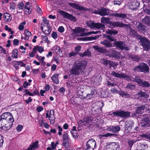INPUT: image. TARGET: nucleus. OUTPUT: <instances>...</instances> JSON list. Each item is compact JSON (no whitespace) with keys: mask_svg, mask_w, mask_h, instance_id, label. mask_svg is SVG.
Listing matches in <instances>:
<instances>
[{"mask_svg":"<svg viewBox=\"0 0 150 150\" xmlns=\"http://www.w3.org/2000/svg\"><path fill=\"white\" fill-rule=\"evenodd\" d=\"M107 34H109L111 35H116L118 33L117 30H108L106 32Z\"/></svg>","mask_w":150,"mask_h":150,"instance_id":"nucleus-40","label":"nucleus"},{"mask_svg":"<svg viewBox=\"0 0 150 150\" xmlns=\"http://www.w3.org/2000/svg\"><path fill=\"white\" fill-rule=\"evenodd\" d=\"M102 63L107 67H109L110 68L111 61L106 59H103L102 60Z\"/></svg>","mask_w":150,"mask_h":150,"instance_id":"nucleus-29","label":"nucleus"},{"mask_svg":"<svg viewBox=\"0 0 150 150\" xmlns=\"http://www.w3.org/2000/svg\"><path fill=\"white\" fill-rule=\"evenodd\" d=\"M106 83L108 86H117L116 84L115 83H114L108 81H106Z\"/></svg>","mask_w":150,"mask_h":150,"instance_id":"nucleus-62","label":"nucleus"},{"mask_svg":"<svg viewBox=\"0 0 150 150\" xmlns=\"http://www.w3.org/2000/svg\"><path fill=\"white\" fill-rule=\"evenodd\" d=\"M86 23L88 27L91 29L95 28L98 29H103L105 28V25L104 24L98 23H96L91 21H86Z\"/></svg>","mask_w":150,"mask_h":150,"instance_id":"nucleus-8","label":"nucleus"},{"mask_svg":"<svg viewBox=\"0 0 150 150\" xmlns=\"http://www.w3.org/2000/svg\"><path fill=\"white\" fill-rule=\"evenodd\" d=\"M129 57L131 60L135 61H138L140 59L138 56L135 55L131 54L129 56Z\"/></svg>","mask_w":150,"mask_h":150,"instance_id":"nucleus-36","label":"nucleus"},{"mask_svg":"<svg viewBox=\"0 0 150 150\" xmlns=\"http://www.w3.org/2000/svg\"><path fill=\"white\" fill-rule=\"evenodd\" d=\"M24 11L25 14L26 15H28L31 13L32 9H30L29 7L26 6H24Z\"/></svg>","mask_w":150,"mask_h":150,"instance_id":"nucleus-28","label":"nucleus"},{"mask_svg":"<svg viewBox=\"0 0 150 150\" xmlns=\"http://www.w3.org/2000/svg\"><path fill=\"white\" fill-rule=\"evenodd\" d=\"M71 133L73 137L75 139L79 137V134L76 132H71Z\"/></svg>","mask_w":150,"mask_h":150,"instance_id":"nucleus-57","label":"nucleus"},{"mask_svg":"<svg viewBox=\"0 0 150 150\" xmlns=\"http://www.w3.org/2000/svg\"><path fill=\"white\" fill-rule=\"evenodd\" d=\"M59 76V74H54L52 76L51 79L52 80V81L55 83L58 84L59 82V81L58 79V77Z\"/></svg>","mask_w":150,"mask_h":150,"instance_id":"nucleus-25","label":"nucleus"},{"mask_svg":"<svg viewBox=\"0 0 150 150\" xmlns=\"http://www.w3.org/2000/svg\"><path fill=\"white\" fill-rule=\"evenodd\" d=\"M96 145L95 140L93 139H90L86 142L85 150H94Z\"/></svg>","mask_w":150,"mask_h":150,"instance_id":"nucleus-9","label":"nucleus"},{"mask_svg":"<svg viewBox=\"0 0 150 150\" xmlns=\"http://www.w3.org/2000/svg\"><path fill=\"white\" fill-rule=\"evenodd\" d=\"M137 83L141 86L144 87L148 88L150 86L149 84L147 81H144L140 78L139 77L138 79H137Z\"/></svg>","mask_w":150,"mask_h":150,"instance_id":"nucleus-16","label":"nucleus"},{"mask_svg":"<svg viewBox=\"0 0 150 150\" xmlns=\"http://www.w3.org/2000/svg\"><path fill=\"white\" fill-rule=\"evenodd\" d=\"M55 117L54 114L50 115L49 120L50 121V123L53 124L55 122Z\"/></svg>","mask_w":150,"mask_h":150,"instance_id":"nucleus-48","label":"nucleus"},{"mask_svg":"<svg viewBox=\"0 0 150 150\" xmlns=\"http://www.w3.org/2000/svg\"><path fill=\"white\" fill-rule=\"evenodd\" d=\"M30 83H28L26 81H25L24 82L23 85V86L25 88H26L28 86L30 85Z\"/></svg>","mask_w":150,"mask_h":150,"instance_id":"nucleus-64","label":"nucleus"},{"mask_svg":"<svg viewBox=\"0 0 150 150\" xmlns=\"http://www.w3.org/2000/svg\"><path fill=\"white\" fill-rule=\"evenodd\" d=\"M137 94L141 97H144L147 98L148 97L149 95L145 92H142V91H139L137 93Z\"/></svg>","mask_w":150,"mask_h":150,"instance_id":"nucleus-37","label":"nucleus"},{"mask_svg":"<svg viewBox=\"0 0 150 150\" xmlns=\"http://www.w3.org/2000/svg\"><path fill=\"white\" fill-rule=\"evenodd\" d=\"M20 62L15 61L13 62V66L16 69H18L19 68V66L20 65Z\"/></svg>","mask_w":150,"mask_h":150,"instance_id":"nucleus-46","label":"nucleus"},{"mask_svg":"<svg viewBox=\"0 0 150 150\" xmlns=\"http://www.w3.org/2000/svg\"><path fill=\"white\" fill-rule=\"evenodd\" d=\"M17 8L18 10H22L24 6V4L23 2H19L17 5Z\"/></svg>","mask_w":150,"mask_h":150,"instance_id":"nucleus-49","label":"nucleus"},{"mask_svg":"<svg viewBox=\"0 0 150 150\" xmlns=\"http://www.w3.org/2000/svg\"><path fill=\"white\" fill-rule=\"evenodd\" d=\"M68 4L71 7L79 11H88L91 13L94 14L95 12L97 11V10H93V8H88L85 7L81 6L79 4L75 3L69 2L68 3Z\"/></svg>","mask_w":150,"mask_h":150,"instance_id":"nucleus-5","label":"nucleus"},{"mask_svg":"<svg viewBox=\"0 0 150 150\" xmlns=\"http://www.w3.org/2000/svg\"><path fill=\"white\" fill-rule=\"evenodd\" d=\"M12 57H13L17 59L18 58V50L17 49H14L12 51Z\"/></svg>","mask_w":150,"mask_h":150,"instance_id":"nucleus-32","label":"nucleus"},{"mask_svg":"<svg viewBox=\"0 0 150 150\" xmlns=\"http://www.w3.org/2000/svg\"><path fill=\"white\" fill-rule=\"evenodd\" d=\"M133 121L131 120H128L125 122V126L132 128L134 125Z\"/></svg>","mask_w":150,"mask_h":150,"instance_id":"nucleus-34","label":"nucleus"},{"mask_svg":"<svg viewBox=\"0 0 150 150\" xmlns=\"http://www.w3.org/2000/svg\"><path fill=\"white\" fill-rule=\"evenodd\" d=\"M100 43L103 45L105 47L109 48L113 47L112 43L108 40H103Z\"/></svg>","mask_w":150,"mask_h":150,"instance_id":"nucleus-22","label":"nucleus"},{"mask_svg":"<svg viewBox=\"0 0 150 150\" xmlns=\"http://www.w3.org/2000/svg\"><path fill=\"white\" fill-rule=\"evenodd\" d=\"M109 16H115V17H118L121 18H126L127 17V15L125 13H113L110 14Z\"/></svg>","mask_w":150,"mask_h":150,"instance_id":"nucleus-19","label":"nucleus"},{"mask_svg":"<svg viewBox=\"0 0 150 150\" xmlns=\"http://www.w3.org/2000/svg\"><path fill=\"white\" fill-rule=\"evenodd\" d=\"M142 21L146 24L150 26V17L148 16H146L142 19Z\"/></svg>","mask_w":150,"mask_h":150,"instance_id":"nucleus-35","label":"nucleus"},{"mask_svg":"<svg viewBox=\"0 0 150 150\" xmlns=\"http://www.w3.org/2000/svg\"><path fill=\"white\" fill-rule=\"evenodd\" d=\"M63 140H69L68 134L67 133H64L63 135Z\"/></svg>","mask_w":150,"mask_h":150,"instance_id":"nucleus-63","label":"nucleus"},{"mask_svg":"<svg viewBox=\"0 0 150 150\" xmlns=\"http://www.w3.org/2000/svg\"><path fill=\"white\" fill-rule=\"evenodd\" d=\"M88 121L89 119L88 118L84 117L79 120L78 122V123L80 126H86Z\"/></svg>","mask_w":150,"mask_h":150,"instance_id":"nucleus-20","label":"nucleus"},{"mask_svg":"<svg viewBox=\"0 0 150 150\" xmlns=\"http://www.w3.org/2000/svg\"><path fill=\"white\" fill-rule=\"evenodd\" d=\"M54 52L56 54H58L60 53V52H62V51L59 46L57 45L54 47Z\"/></svg>","mask_w":150,"mask_h":150,"instance_id":"nucleus-43","label":"nucleus"},{"mask_svg":"<svg viewBox=\"0 0 150 150\" xmlns=\"http://www.w3.org/2000/svg\"><path fill=\"white\" fill-rule=\"evenodd\" d=\"M114 45L119 48L122 50H125L128 51L129 50V47H125V44L123 41H116L115 42L113 43Z\"/></svg>","mask_w":150,"mask_h":150,"instance_id":"nucleus-13","label":"nucleus"},{"mask_svg":"<svg viewBox=\"0 0 150 150\" xmlns=\"http://www.w3.org/2000/svg\"><path fill=\"white\" fill-rule=\"evenodd\" d=\"M85 29L82 28L80 27H78L73 30V31L75 33H78L81 32H83L84 31Z\"/></svg>","mask_w":150,"mask_h":150,"instance_id":"nucleus-31","label":"nucleus"},{"mask_svg":"<svg viewBox=\"0 0 150 150\" xmlns=\"http://www.w3.org/2000/svg\"><path fill=\"white\" fill-rule=\"evenodd\" d=\"M139 5V3L136 1L133 2L132 3V6L133 9H135L138 8Z\"/></svg>","mask_w":150,"mask_h":150,"instance_id":"nucleus-42","label":"nucleus"},{"mask_svg":"<svg viewBox=\"0 0 150 150\" xmlns=\"http://www.w3.org/2000/svg\"><path fill=\"white\" fill-rule=\"evenodd\" d=\"M26 24V22L24 21L20 23L18 27V29L21 31H22L24 29V25Z\"/></svg>","mask_w":150,"mask_h":150,"instance_id":"nucleus-47","label":"nucleus"},{"mask_svg":"<svg viewBox=\"0 0 150 150\" xmlns=\"http://www.w3.org/2000/svg\"><path fill=\"white\" fill-rule=\"evenodd\" d=\"M48 28L47 30H45V31H43V33L45 35L50 34L51 32V30L50 29L49 26H47Z\"/></svg>","mask_w":150,"mask_h":150,"instance_id":"nucleus-59","label":"nucleus"},{"mask_svg":"<svg viewBox=\"0 0 150 150\" xmlns=\"http://www.w3.org/2000/svg\"><path fill=\"white\" fill-rule=\"evenodd\" d=\"M145 108V105H142L140 107H138L136 111V113L141 114L142 113V110H144Z\"/></svg>","mask_w":150,"mask_h":150,"instance_id":"nucleus-30","label":"nucleus"},{"mask_svg":"<svg viewBox=\"0 0 150 150\" xmlns=\"http://www.w3.org/2000/svg\"><path fill=\"white\" fill-rule=\"evenodd\" d=\"M104 37L107 38L108 40H109L110 42H112L114 41V40L112 38V36L109 35H105Z\"/></svg>","mask_w":150,"mask_h":150,"instance_id":"nucleus-60","label":"nucleus"},{"mask_svg":"<svg viewBox=\"0 0 150 150\" xmlns=\"http://www.w3.org/2000/svg\"><path fill=\"white\" fill-rule=\"evenodd\" d=\"M132 128L131 127H130L125 126V128L124 131V133L126 134H128L135 132V131H133L132 130Z\"/></svg>","mask_w":150,"mask_h":150,"instance_id":"nucleus-38","label":"nucleus"},{"mask_svg":"<svg viewBox=\"0 0 150 150\" xmlns=\"http://www.w3.org/2000/svg\"><path fill=\"white\" fill-rule=\"evenodd\" d=\"M34 47H36V51H38L40 53H42L44 51V49L41 46H39L38 45H37L36 46H35Z\"/></svg>","mask_w":150,"mask_h":150,"instance_id":"nucleus-52","label":"nucleus"},{"mask_svg":"<svg viewBox=\"0 0 150 150\" xmlns=\"http://www.w3.org/2000/svg\"><path fill=\"white\" fill-rule=\"evenodd\" d=\"M138 38L140 40V42L144 50L148 51L150 48V41L145 37H142L139 35L137 36Z\"/></svg>","mask_w":150,"mask_h":150,"instance_id":"nucleus-7","label":"nucleus"},{"mask_svg":"<svg viewBox=\"0 0 150 150\" xmlns=\"http://www.w3.org/2000/svg\"><path fill=\"white\" fill-rule=\"evenodd\" d=\"M14 120L13 115L11 112H6L0 116V123L2 125H3L5 122H13Z\"/></svg>","mask_w":150,"mask_h":150,"instance_id":"nucleus-4","label":"nucleus"},{"mask_svg":"<svg viewBox=\"0 0 150 150\" xmlns=\"http://www.w3.org/2000/svg\"><path fill=\"white\" fill-rule=\"evenodd\" d=\"M132 70L134 72H142L147 73L149 72V68L146 64L142 62L140 63L138 65L134 67Z\"/></svg>","mask_w":150,"mask_h":150,"instance_id":"nucleus-3","label":"nucleus"},{"mask_svg":"<svg viewBox=\"0 0 150 150\" xmlns=\"http://www.w3.org/2000/svg\"><path fill=\"white\" fill-rule=\"evenodd\" d=\"M135 142H134L133 140H129L128 141V143L129 146L131 148L132 146L135 143Z\"/></svg>","mask_w":150,"mask_h":150,"instance_id":"nucleus-58","label":"nucleus"},{"mask_svg":"<svg viewBox=\"0 0 150 150\" xmlns=\"http://www.w3.org/2000/svg\"><path fill=\"white\" fill-rule=\"evenodd\" d=\"M108 56L110 57L120 58V53L119 51L112 50L109 52Z\"/></svg>","mask_w":150,"mask_h":150,"instance_id":"nucleus-15","label":"nucleus"},{"mask_svg":"<svg viewBox=\"0 0 150 150\" xmlns=\"http://www.w3.org/2000/svg\"><path fill=\"white\" fill-rule=\"evenodd\" d=\"M81 40L83 41L92 40L93 39L92 37H83L81 38Z\"/></svg>","mask_w":150,"mask_h":150,"instance_id":"nucleus-53","label":"nucleus"},{"mask_svg":"<svg viewBox=\"0 0 150 150\" xmlns=\"http://www.w3.org/2000/svg\"><path fill=\"white\" fill-rule=\"evenodd\" d=\"M120 94L122 97H124L125 96V98H129L130 96V95L129 94L127 93H125L124 91H121Z\"/></svg>","mask_w":150,"mask_h":150,"instance_id":"nucleus-50","label":"nucleus"},{"mask_svg":"<svg viewBox=\"0 0 150 150\" xmlns=\"http://www.w3.org/2000/svg\"><path fill=\"white\" fill-rule=\"evenodd\" d=\"M110 75L115 77L120 78H126V80L128 81H134L137 83V79H138L139 76L135 75L134 78L132 76H129L123 73H119L118 72L116 73L115 71H112Z\"/></svg>","mask_w":150,"mask_h":150,"instance_id":"nucleus-2","label":"nucleus"},{"mask_svg":"<svg viewBox=\"0 0 150 150\" xmlns=\"http://www.w3.org/2000/svg\"><path fill=\"white\" fill-rule=\"evenodd\" d=\"M87 63L86 61L81 60L77 63H75L69 71V77L71 78L74 76H78L82 70L85 69Z\"/></svg>","mask_w":150,"mask_h":150,"instance_id":"nucleus-1","label":"nucleus"},{"mask_svg":"<svg viewBox=\"0 0 150 150\" xmlns=\"http://www.w3.org/2000/svg\"><path fill=\"white\" fill-rule=\"evenodd\" d=\"M59 13L64 18L69 19L74 22H76V18L71 14L62 10H59Z\"/></svg>","mask_w":150,"mask_h":150,"instance_id":"nucleus-10","label":"nucleus"},{"mask_svg":"<svg viewBox=\"0 0 150 150\" xmlns=\"http://www.w3.org/2000/svg\"><path fill=\"white\" fill-rule=\"evenodd\" d=\"M116 27L121 28L124 27L126 29L128 30L130 28V26L129 24H127L125 23L124 24L123 23L117 21Z\"/></svg>","mask_w":150,"mask_h":150,"instance_id":"nucleus-21","label":"nucleus"},{"mask_svg":"<svg viewBox=\"0 0 150 150\" xmlns=\"http://www.w3.org/2000/svg\"><path fill=\"white\" fill-rule=\"evenodd\" d=\"M4 142V137L2 135L0 134V149L2 147Z\"/></svg>","mask_w":150,"mask_h":150,"instance_id":"nucleus-54","label":"nucleus"},{"mask_svg":"<svg viewBox=\"0 0 150 150\" xmlns=\"http://www.w3.org/2000/svg\"><path fill=\"white\" fill-rule=\"evenodd\" d=\"M4 20L6 22H9L12 19L11 15L9 13L6 12L4 13L3 16Z\"/></svg>","mask_w":150,"mask_h":150,"instance_id":"nucleus-23","label":"nucleus"},{"mask_svg":"<svg viewBox=\"0 0 150 150\" xmlns=\"http://www.w3.org/2000/svg\"><path fill=\"white\" fill-rule=\"evenodd\" d=\"M107 129L109 131H111L114 133H116L120 131V127L118 126H110L107 128Z\"/></svg>","mask_w":150,"mask_h":150,"instance_id":"nucleus-18","label":"nucleus"},{"mask_svg":"<svg viewBox=\"0 0 150 150\" xmlns=\"http://www.w3.org/2000/svg\"><path fill=\"white\" fill-rule=\"evenodd\" d=\"M109 115L112 117H118L126 118L130 116V113L128 111H125L120 110L113 112L112 113L109 114Z\"/></svg>","mask_w":150,"mask_h":150,"instance_id":"nucleus-6","label":"nucleus"},{"mask_svg":"<svg viewBox=\"0 0 150 150\" xmlns=\"http://www.w3.org/2000/svg\"><path fill=\"white\" fill-rule=\"evenodd\" d=\"M98 10L95 13L96 14H98L101 16H104L109 15L110 10L104 7H102L100 8H97Z\"/></svg>","mask_w":150,"mask_h":150,"instance_id":"nucleus-12","label":"nucleus"},{"mask_svg":"<svg viewBox=\"0 0 150 150\" xmlns=\"http://www.w3.org/2000/svg\"><path fill=\"white\" fill-rule=\"evenodd\" d=\"M122 0H114V4L115 5H120L122 3Z\"/></svg>","mask_w":150,"mask_h":150,"instance_id":"nucleus-56","label":"nucleus"},{"mask_svg":"<svg viewBox=\"0 0 150 150\" xmlns=\"http://www.w3.org/2000/svg\"><path fill=\"white\" fill-rule=\"evenodd\" d=\"M91 56V54L88 50L85 51L83 53H81L80 54V56L81 57H84L85 56L90 57Z\"/></svg>","mask_w":150,"mask_h":150,"instance_id":"nucleus-39","label":"nucleus"},{"mask_svg":"<svg viewBox=\"0 0 150 150\" xmlns=\"http://www.w3.org/2000/svg\"><path fill=\"white\" fill-rule=\"evenodd\" d=\"M135 86L132 83H129L127 84L126 86V88H129L131 90H133L135 89Z\"/></svg>","mask_w":150,"mask_h":150,"instance_id":"nucleus-44","label":"nucleus"},{"mask_svg":"<svg viewBox=\"0 0 150 150\" xmlns=\"http://www.w3.org/2000/svg\"><path fill=\"white\" fill-rule=\"evenodd\" d=\"M93 48L98 52L101 53H105L106 52V49L100 47L98 45H95L93 46Z\"/></svg>","mask_w":150,"mask_h":150,"instance_id":"nucleus-24","label":"nucleus"},{"mask_svg":"<svg viewBox=\"0 0 150 150\" xmlns=\"http://www.w3.org/2000/svg\"><path fill=\"white\" fill-rule=\"evenodd\" d=\"M117 135L115 134H111L110 133H107L106 134H100L99 135V137L100 138H102L103 137H108L113 136L114 137H116Z\"/></svg>","mask_w":150,"mask_h":150,"instance_id":"nucleus-26","label":"nucleus"},{"mask_svg":"<svg viewBox=\"0 0 150 150\" xmlns=\"http://www.w3.org/2000/svg\"><path fill=\"white\" fill-rule=\"evenodd\" d=\"M137 28L141 32L143 33L145 31V26L142 23H139Z\"/></svg>","mask_w":150,"mask_h":150,"instance_id":"nucleus-27","label":"nucleus"},{"mask_svg":"<svg viewBox=\"0 0 150 150\" xmlns=\"http://www.w3.org/2000/svg\"><path fill=\"white\" fill-rule=\"evenodd\" d=\"M57 34L56 32L53 31L51 34L52 37L54 39H56L57 38Z\"/></svg>","mask_w":150,"mask_h":150,"instance_id":"nucleus-61","label":"nucleus"},{"mask_svg":"<svg viewBox=\"0 0 150 150\" xmlns=\"http://www.w3.org/2000/svg\"><path fill=\"white\" fill-rule=\"evenodd\" d=\"M37 51H36V48L35 47H34L31 52L29 53V55L30 57H33L35 56V54L36 53Z\"/></svg>","mask_w":150,"mask_h":150,"instance_id":"nucleus-41","label":"nucleus"},{"mask_svg":"<svg viewBox=\"0 0 150 150\" xmlns=\"http://www.w3.org/2000/svg\"><path fill=\"white\" fill-rule=\"evenodd\" d=\"M39 142L36 140L34 142H32L27 149L25 150H35L39 147L38 145Z\"/></svg>","mask_w":150,"mask_h":150,"instance_id":"nucleus-17","label":"nucleus"},{"mask_svg":"<svg viewBox=\"0 0 150 150\" xmlns=\"http://www.w3.org/2000/svg\"><path fill=\"white\" fill-rule=\"evenodd\" d=\"M24 33L25 35L24 39L25 40H28L30 36L31 35V33L28 29H25L24 31Z\"/></svg>","mask_w":150,"mask_h":150,"instance_id":"nucleus-33","label":"nucleus"},{"mask_svg":"<svg viewBox=\"0 0 150 150\" xmlns=\"http://www.w3.org/2000/svg\"><path fill=\"white\" fill-rule=\"evenodd\" d=\"M25 93L23 95L24 96L28 95L30 96H33L32 93L30 92L28 89H25L24 90Z\"/></svg>","mask_w":150,"mask_h":150,"instance_id":"nucleus-51","label":"nucleus"},{"mask_svg":"<svg viewBox=\"0 0 150 150\" xmlns=\"http://www.w3.org/2000/svg\"><path fill=\"white\" fill-rule=\"evenodd\" d=\"M69 140H63V145L66 148L68 147L69 146Z\"/></svg>","mask_w":150,"mask_h":150,"instance_id":"nucleus-55","label":"nucleus"},{"mask_svg":"<svg viewBox=\"0 0 150 150\" xmlns=\"http://www.w3.org/2000/svg\"><path fill=\"white\" fill-rule=\"evenodd\" d=\"M13 123V122H5L3 125V124L2 125L0 123V129L1 130L4 129L6 130H8L12 128Z\"/></svg>","mask_w":150,"mask_h":150,"instance_id":"nucleus-14","label":"nucleus"},{"mask_svg":"<svg viewBox=\"0 0 150 150\" xmlns=\"http://www.w3.org/2000/svg\"><path fill=\"white\" fill-rule=\"evenodd\" d=\"M113 150H120V148L119 147L118 144L117 143H112Z\"/></svg>","mask_w":150,"mask_h":150,"instance_id":"nucleus-45","label":"nucleus"},{"mask_svg":"<svg viewBox=\"0 0 150 150\" xmlns=\"http://www.w3.org/2000/svg\"><path fill=\"white\" fill-rule=\"evenodd\" d=\"M101 22L102 23L108 24L113 28L116 27L117 21H110V18L102 17L101 18Z\"/></svg>","mask_w":150,"mask_h":150,"instance_id":"nucleus-11","label":"nucleus"}]
</instances>
